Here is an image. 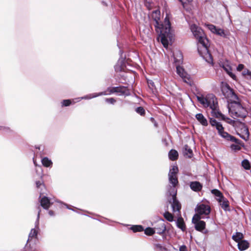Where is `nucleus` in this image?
<instances>
[{"label":"nucleus","mask_w":251,"mask_h":251,"mask_svg":"<svg viewBox=\"0 0 251 251\" xmlns=\"http://www.w3.org/2000/svg\"><path fill=\"white\" fill-rule=\"evenodd\" d=\"M153 22L152 24L155 27L156 32L159 35L161 42L164 47L168 46V39L171 37V23L169 18L166 16L164 19V24L160 22V12L158 10H155L152 12L151 15Z\"/></svg>","instance_id":"nucleus-1"},{"label":"nucleus","mask_w":251,"mask_h":251,"mask_svg":"<svg viewBox=\"0 0 251 251\" xmlns=\"http://www.w3.org/2000/svg\"><path fill=\"white\" fill-rule=\"evenodd\" d=\"M191 30L194 36L198 40V50L200 55L207 62H212V55L208 50L209 46V41L206 37L203 30L194 24L191 25Z\"/></svg>","instance_id":"nucleus-2"},{"label":"nucleus","mask_w":251,"mask_h":251,"mask_svg":"<svg viewBox=\"0 0 251 251\" xmlns=\"http://www.w3.org/2000/svg\"><path fill=\"white\" fill-rule=\"evenodd\" d=\"M178 172V169L176 166H174L170 170L168 174L169 185L167 187L166 195H176L177 186L178 185L177 176Z\"/></svg>","instance_id":"nucleus-3"},{"label":"nucleus","mask_w":251,"mask_h":251,"mask_svg":"<svg viewBox=\"0 0 251 251\" xmlns=\"http://www.w3.org/2000/svg\"><path fill=\"white\" fill-rule=\"evenodd\" d=\"M228 111L231 116L235 119H244L246 117L247 112L239 101H231L228 104Z\"/></svg>","instance_id":"nucleus-4"},{"label":"nucleus","mask_w":251,"mask_h":251,"mask_svg":"<svg viewBox=\"0 0 251 251\" xmlns=\"http://www.w3.org/2000/svg\"><path fill=\"white\" fill-rule=\"evenodd\" d=\"M39 211L38 212L37 217L36 221L35 223V228L31 229L28 236V239L27 241V244H26L24 251H38L36 249L33 250L32 248L30 247V245H28V243L29 241H31L32 239L37 238L38 230L39 229V218H40V213L41 212V209L39 207Z\"/></svg>","instance_id":"nucleus-5"},{"label":"nucleus","mask_w":251,"mask_h":251,"mask_svg":"<svg viewBox=\"0 0 251 251\" xmlns=\"http://www.w3.org/2000/svg\"><path fill=\"white\" fill-rule=\"evenodd\" d=\"M197 100L205 107H209L212 110L216 108L217 103L216 99L213 94H208L205 97L197 96Z\"/></svg>","instance_id":"nucleus-6"},{"label":"nucleus","mask_w":251,"mask_h":251,"mask_svg":"<svg viewBox=\"0 0 251 251\" xmlns=\"http://www.w3.org/2000/svg\"><path fill=\"white\" fill-rule=\"evenodd\" d=\"M210 124L212 126H215L219 134L226 140H236L234 138V136L225 131L222 125L220 122H217L215 119L211 118L210 119Z\"/></svg>","instance_id":"nucleus-7"},{"label":"nucleus","mask_w":251,"mask_h":251,"mask_svg":"<svg viewBox=\"0 0 251 251\" xmlns=\"http://www.w3.org/2000/svg\"><path fill=\"white\" fill-rule=\"evenodd\" d=\"M223 94L225 98L231 101L238 100V97L228 84L223 86L222 88Z\"/></svg>","instance_id":"nucleus-8"},{"label":"nucleus","mask_w":251,"mask_h":251,"mask_svg":"<svg viewBox=\"0 0 251 251\" xmlns=\"http://www.w3.org/2000/svg\"><path fill=\"white\" fill-rule=\"evenodd\" d=\"M201 217L196 215L192 219V222L195 224V229L199 231H202L205 228V223L200 220Z\"/></svg>","instance_id":"nucleus-9"},{"label":"nucleus","mask_w":251,"mask_h":251,"mask_svg":"<svg viewBox=\"0 0 251 251\" xmlns=\"http://www.w3.org/2000/svg\"><path fill=\"white\" fill-rule=\"evenodd\" d=\"M153 228L155 232L158 234H163L166 230V225L164 221L162 219H160L155 224Z\"/></svg>","instance_id":"nucleus-10"},{"label":"nucleus","mask_w":251,"mask_h":251,"mask_svg":"<svg viewBox=\"0 0 251 251\" xmlns=\"http://www.w3.org/2000/svg\"><path fill=\"white\" fill-rule=\"evenodd\" d=\"M195 210L201 215H208L210 212V206L203 203L198 205Z\"/></svg>","instance_id":"nucleus-11"},{"label":"nucleus","mask_w":251,"mask_h":251,"mask_svg":"<svg viewBox=\"0 0 251 251\" xmlns=\"http://www.w3.org/2000/svg\"><path fill=\"white\" fill-rule=\"evenodd\" d=\"M167 196V197H171V198L169 201L170 203L171 204L173 211L174 212H179L181 208V205L176 199V195H175V196L173 195Z\"/></svg>","instance_id":"nucleus-12"},{"label":"nucleus","mask_w":251,"mask_h":251,"mask_svg":"<svg viewBox=\"0 0 251 251\" xmlns=\"http://www.w3.org/2000/svg\"><path fill=\"white\" fill-rule=\"evenodd\" d=\"M176 69L177 74L183 79V81L187 83L189 81V76L185 72L184 69L179 66V65L176 64Z\"/></svg>","instance_id":"nucleus-13"},{"label":"nucleus","mask_w":251,"mask_h":251,"mask_svg":"<svg viewBox=\"0 0 251 251\" xmlns=\"http://www.w3.org/2000/svg\"><path fill=\"white\" fill-rule=\"evenodd\" d=\"M114 89H115V93H118L119 96L130 95V92L126 87L123 86L115 87Z\"/></svg>","instance_id":"nucleus-14"},{"label":"nucleus","mask_w":251,"mask_h":251,"mask_svg":"<svg viewBox=\"0 0 251 251\" xmlns=\"http://www.w3.org/2000/svg\"><path fill=\"white\" fill-rule=\"evenodd\" d=\"M121 54V57L118 60L117 64L115 66V70L116 72H121L124 71L125 67H126L125 60L122 57V51L120 50V51Z\"/></svg>","instance_id":"nucleus-15"},{"label":"nucleus","mask_w":251,"mask_h":251,"mask_svg":"<svg viewBox=\"0 0 251 251\" xmlns=\"http://www.w3.org/2000/svg\"><path fill=\"white\" fill-rule=\"evenodd\" d=\"M51 199H49L48 197L43 196L40 200V204L45 209H48L50 205L53 203L51 201Z\"/></svg>","instance_id":"nucleus-16"},{"label":"nucleus","mask_w":251,"mask_h":251,"mask_svg":"<svg viewBox=\"0 0 251 251\" xmlns=\"http://www.w3.org/2000/svg\"><path fill=\"white\" fill-rule=\"evenodd\" d=\"M174 62L176 64L180 65L183 61V55L180 50H176L173 52Z\"/></svg>","instance_id":"nucleus-17"},{"label":"nucleus","mask_w":251,"mask_h":251,"mask_svg":"<svg viewBox=\"0 0 251 251\" xmlns=\"http://www.w3.org/2000/svg\"><path fill=\"white\" fill-rule=\"evenodd\" d=\"M220 66H221L224 70L226 72V73L234 80L236 79V75L233 74L231 72L232 69L231 67L228 65L227 63H222L220 64Z\"/></svg>","instance_id":"nucleus-18"},{"label":"nucleus","mask_w":251,"mask_h":251,"mask_svg":"<svg viewBox=\"0 0 251 251\" xmlns=\"http://www.w3.org/2000/svg\"><path fill=\"white\" fill-rule=\"evenodd\" d=\"M190 187L195 192H199L202 189V185L199 181H192L190 183Z\"/></svg>","instance_id":"nucleus-19"},{"label":"nucleus","mask_w":251,"mask_h":251,"mask_svg":"<svg viewBox=\"0 0 251 251\" xmlns=\"http://www.w3.org/2000/svg\"><path fill=\"white\" fill-rule=\"evenodd\" d=\"M234 138L236 140V141L229 140V141L236 143V144L231 145L230 148L232 150L234 151H239L241 149V146H242V141L236 138L235 137Z\"/></svg>","instance_id":"nucleus-20"},{"label":"nucleus","mask_w":251,"mask_h":251,"mask_svg":"<svg viewBox=\"0 0 251 251\" xmlns=\"http://www.w3.org/2000/svg\"><path fill=\"white\" fill-rule=\"evenodd\" d=\"M221 207L225 211L227 210L229 207V202L226 199L223 197L221 199H217Z\"/></svg>","instance_id":"nucleus-21"},{"label":"nucleus","mask_w":251,"mask_h":251,"mask_svg":"<svg viewBox=\"0 0 251 251\" xmlns=\"http://www.w3.org/2000/svg\"><path fill=\"white\" fill-rule=\"evenodd\" d=\"M249 247V243L246 240H241L238 242V248L241 251H245Z\"/></svg>","instance_id":"nucleus-22"},{"label":"nucleus","mask_w":251,"mask_h":251,"mask_svg":"<svg viewBox=\"0 0 251 251\" xmlns=\"http://www.w3.org/2000/svg\"><path fill=\"white\" fill-rule=\"evenodd\" d=\"M183 153L184 156L188 158H191L193 156V151L187 145H185L184 146Z\"/></svg>","instance_id":"nucleus-23"},{"label":"nucleus","mask_w":251,"mask_h":251,"mask_svg":"<svg viewBox=\"0 0 251 251\" xmlns=\"http://www.w3.org/2000/svg\"><path fill=\"white\" fill-rule=\"evenodd\" d=\"M197 120L203 126H206L208 125L207 121L201 113L196 115Z\"/></svg>","instance_id":"nucleus-24"},{"label":"nucleus","mask_w":251,"mask_h":251,"mask_svg":"<svg viewBox=\"0 0 251 251\" xmlns=\"http://www.w3.org/2000/svg\"><path fill=\"white\" fill-rule=\"evenodd\" d=\"M102 94H99V93H95L93 94H90L87 95H86L84 97H82L81 98H78L76 99L77 100V101H79L81 100H89L91 99L92 98H96L99 96H100Z\"/></svg>","instance_id":"nucleus-25"},{"label":"nucleus","mask_w":251,"mask_h":251,"mask_svg":"<svg viewBox=\"0 0 251 251\" xmlns=\"http://www.w3.org/2000/svg\"><path fill=\"white\" fill-rule=\"evenodd\" d=\"M176 226L178 228L181 229L182 231H184L186 229L184 220L182 217H179L176 222Z\"/></svg>","instance_id":"nucleus-26"},{"label":"nucleus","mask_w":251,"mask_h":251,"mask_svg":"<svg viewBox=\"0 0 251 251\" xmlns=\"http://www.w3.org/2000/svg\"><path fill=\"white\" fill-rule=\"evenodd\" d=\"M170 160L175 161L178 158V154L177 151L175 150H171L168 154Z\"/></svg>","instance_id":"nucleus-27"},{"label":"nucleus","mask_w":251,"mask_h":251,"mask_svg":"<svg viewBox=\"0 0 251 251\" xmlns=\"http://www.w3.org/2000/svg\"><path fill=\"white\" fill-rule=\"evenodd\" d=\"M42 163L43 166L46 167H51L52 164V162L50 159H49L48 157H44L42 159Z\"/></svg>","instance_id":"nucleus-28"},{"label":"nucleus","mask_w":251,"mask_h":251,"mask_svg":"<svg viewBox=\"0 0 251 251\" xmlns=\"http://www.w3.org/2000/svg\"><path fill=\"white\" fill-rule=\"evenodd\" d=\"M114 88L115 87H108L105 91L100 92L99 94H102L101 95V96L111 95L112 94L115 93V89H114Z\"/></svg>","instance_id":"nucleus-29"},{"label":"nucleus","mask_w":251,"mask_h":251,"mask_svg":"<svg viewBox=\"0 0 251 251\" xmlns=\"http://www.w3.org/2000/svg\"><path fill=\"white\" fill-rule=\"evenodd\" d=\"M243 235L242 233L240 232H236V234L233 235L232 238L233 240L236 241V242H238L243 238Z\"/></svg>","instance_id":"nucleus-30"},{"label":"nucleus","mask_w":251,"mask_h":251,"mask_svg":"<svg viewBox=\"0 0 251 251\" xmlns=\"http://www.w3.org/2000/svg\"><path fill=\"white\" fill-rule=\"evenodd\" d=\"M130 229L134 232H141L144 230V227L140 225H135L131 227Z\"/></svg>","instance_id":"nucleus-31"},{"label":"nucleus","mask_w":251,"mask_h":251,"mask_svg":"<svg viewBox=\"0 0 251 251\" xmlns=\"http://www.w3.org/2000/svg\"><path fill=\"white\" fill-rule=\"evenodd\" d=\"M145 233L149 236L152 235L155 233L154 229L151 227H147L145 229H144Z\"/></svg>","instance_id":"nucleus-32"},{"label":"nucleus","mask_w":251,"mask_h":251,"mask_svg":"<svg viewBox=\"0 0 251 251\" xmlns=\"http://www.w3.org/2000/svg\"><path fill=\"white\" fill-rule=\"evenodd\" d=\"M164 218L169 222H173L174 220V217L173 215L169 212H166L163 214Z\"/></svg>","instance_id":"nucleus-33"},{"label":"nucleus","mask_w":251,"mask_h":251,"mask_svg":"<svg viewBox=\"0 0 251 251\" xmlns=\"http://www.w3.org/2000/svg\"><path fill=\"white\" fill-rule=\"evenodd\" d=\"M212 194L214 195L215 196L217 197L218 199H221L222 198H223L224 196L222 193L217 189H213L211 191Z\"/></svg>","instance_id":"nucleus-34"},{"label":"nucleus","mask_w":251,"mask_h":251,"mask_svg":"<svg viewBox=\"0 0 251 251\" xmlns=\"http://www.w3.org/2000/svg\"><path fill=\"white\" fill-rule=\"evenodd\" d=\"M0 131L3 133H9L12 132V130L8 127L0 126Z\"/></svg>","instance_id":"nucleus-35"},{"label":"nucleus","mask_w":251,"mask_h":251,"mask_svg":"<svg viewBox=\"0 0 251 251\" xmlns=\"http://www.w3.org/2000/svg\"><path fill=\"white\" fill-rule=\"evenodd\" d=\"M242 166L246 170H249L250 168V164L247 159H244L242 162Z\"/></svg>","instance_id":"nucleus-36"},{"label":"nucleus","mask_w":251,"mask_h":251,"mask_svg":"<svg viewBox=\"0 0 251 251\" xmlns=\"http://www.w3.org/2000/svg\"><path fill=\"white\" fill-rule=\"evenodd\" d=\"M135 111L141 116L144 115V114L145 113V110H144V108L142 106H139V107H137Z\"/></svg>","instance_id":"nucleus-37"},{"label":"nucleus","mask_w":251,"mask_h":251,"mask_svg":"<svg viewBox=\"0 0 251 251\" xmlns=\"http://www.w3.org/2000/svg\"><path fill=\"white\" fill-rule=\"evenodd\" d=\"M215 117L217 118L221 119L223 120H226V118L224 115L220 112H216L215 113Z\"/></svg>","instance_id":"nucleus-38"},{"label":"nucleus","mask_w":251,"mask_h":251,"mask_svg":"<svg viewBox=\"0 0 251 251\" xmlns=\"http://www.w3.org/2000/svg\"><path fill=\"white\" fill-rule=\"evenodd\" d=\"M217 35H220L221 36L225 35V32L224 30L221 28H217L216 27V31H215V33Z\"/></svg>","instance_id":"nucleus-39"},{"label":"nucleus","mask_w":251,"mask_h":251,"mask_svg":"<svg viewBox=\"0 0 251 251\" xmlns=\"http://www.w3.org/2000/svg\"><path fill=\"white\" fill-rule=\"evenodd\" d=\"M206 26L207 27L208 29H209L212 32L214 33H215L216 28V26L212 24H207L206 25Z\"/></svg>","instance_id":"nucleus-40"},{"label":"nucleus","mask_w":251,"mask_h":251,"mask_svg":"<svg viewBox=\"0 0 251 251\" xmlns=\"http://www.w3.org/2000/svg\"><path fill=\"white\" fill-rule=\"evenodd\" d=\"M71 100H64L61 103L62 106H68L71 104Z\"/></svg>","instance_id":"nucleus-41"},{"label":"nucleus","mask_w":251,"mask_h":251,"mask_svg":"<svg viewBox=\"0 0 251 251\" xmlns=\"http://www.w3.org/2000/svg\"><path fill=\"white\" fill-rule=\"evenodd\" d=\"M105 101L108 103L114 104L116 102V100L113 98H106L105 100Z\"/></svg>","instance_id":"nucleus-42"},{"label":"nucleus","mask_w":251,"mask_h":251,"mask_svg":"<svg viewBox=\"0 0 251 251\" xmlns=\"http://www.w3.org/2000/svg\"><path fill=\"white\" fill-rule=\"evenodd\" d=\"M36 187L39 188L41 186H44L42 181H36Z\"/></svg>","instance_id":"nucleus-43"},{"label":"nucleus","mask_w":251,"mask_h":251,"mask_svg":"<svg viewBox=\"0 0 251 251\" xmlns=\"http://www.w3.org/2000/svg\"><path fill=\"white\" fill-rule=\"evenodd\" d=\"M156 247L157 249H159L160 251H165L166 250V248L162 246L160 244H156Z\"/></svg>","instance_id":"nucleus-44"},{"label":"nucleus","mask_w":251,"mask_h":251,"mask_svg":"<svg viewBox=\"0 0 251 251\" xmlns=\"http://www.w3.org/2000/svg\"><path fill=\"white\" fill-rule=\"evenodd\" d=\"M156 247L157 249H159L160 251H165L166 250V248L162 246L160 244H156Z\"/></svg>","instance_id":"nucleus-45"},{"label":"nucleus","mask_w":251,"mask_h":251,"mask_svg":"<svg viewBox=\"0 0 251 251\" xmlns=\"http://www.w3.org/2000/svg\"><path fill=\"white\" fill-rule=\"evenodd\" d=\"M242 74L244 75H247L249 76L250 75H251V72L248 69H246L244 70V71L242 73Z\"/></svg>","instance_id":"nucleus-46"},{"label":"nucleus","mask_w":251,"mask_h":251,"mask_svg":"<svg viewBox=\"0 0 251 251\" xmlns=\"http://www.w3.org/2000/svg\"><path fill=\"white\" fill-rule=\"evenodd\" d=\"M244 66L243 64H239L237 67V70L238 71H241L244 69Z\"/></svg>","instance_id":"nucleus-47"},{"label":"nucleus","mask_w":251,"mask_h":251,"mask_svg":"<svg viewBox=\"0 0 251 251\" xmlns=\"http://www.w3.org/2000/svg\"><path fill=\"white\" fill-rule=\"evenodd\" d=\"M179 251H187V248L185 245H182L179 247Z\"/></svg>","instance_id":"nucleus-48"},{"label":"nucleus","mask_w":251,"mask_h":251,"mask_svg":"<svg viewBox=\"0 0 251 251\" xmlns=\"http://www.w3.org/2000/svg\"><path fill=\"white\" fill-rule=\"evenodd\" d=\"M183 5V7H184V4L187 2H189L191 1V0H179Z\"/></svg>","instance_id":"nucleus-49"},{"label":"nucleus","mask_w":251,"mask_h":251,"mask_svg":"<svg viewBox=\"0 0 251 251\" xmlns=\"http://www.w3.org/2000/svg\"><path fill=\"white\" fill-rule=\"evenodd\" d=\"M148 84L150 86H151L153 87L154 86V82L152 80H149L148 81Z\"/></svg>","instance_id":"nucleus-50"},{"label":"nucleus","mask_w":251,"mask_h":251,"mask_svg":"<svg viewBox=\"0 0 251 251\" xmlns=\"http://www.w3.org/2000/svg\"><path fill=\"white\" fill-rule=\"evenodd\" d=\"M49 214L50 216H53L54 215V213L53 211L52 210H50L49 211Z\"/></svg>","instance_id":"nucleus-51"},{"label":"nucleus","mask_w":251,"mask_h":251,"mask_svg":"<svg viewBox=\"0 0 251 251\" xmlns=\"http://www.w3.org/2000/svg\"><path fill=\"white\" fill-rule=\"evenodd\" d=\"M246 134L247 135V137L248 138L249 136V132L248 129H246Z\"/></svg>","instance_id":"nucleus-52"},{"label":"nucleus","mask_w":251,"mask_h":251,"mask_svg":"<svg viewBox=\"0 0 251 251\" xmlns=\"http://www.w3.org/2000/svg\"><path fill=\"white\" fill-rule=\"evenodd\" d=\"M64 205L66 206V207H67V208L71 209V208L69 207V205H67V204H65V203L64 204ZM71 210H73V209H71Z\"/></svg>","instance_id":"nucleus-53"},{"label":"nucleus","mask_w":251,"mask_h":251,"mask_svg":"<svg viewBox=\"0 0 251 251\" xmlns=\"http://www.w3.org/2000/svg\"><path fill=\"white\" fill-rule=\"evenodd\" d=\"M33 162H34V164L35 165H36V162H35V161L34 160H33Z\"/></svg>","instance_id":"nucleus-54"},{"label":"nucleus","mask_w":251,"mask_h":251,"mask_svg":"<svg viewBox=\"0 0 251 251\" xmlns=\"http://www.w3.org/2000/svg\"><path fill=\"white\" fill-rule=\"evenodd\" d=\"M242 137V138H243V139H245V138H244L243 137Z\"/></svg>","instance_id":"nucleus-55"}]
</instances>
